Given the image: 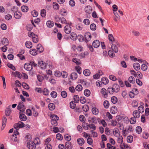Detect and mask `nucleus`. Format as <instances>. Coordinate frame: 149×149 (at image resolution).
Segmentation results:
<instances>
[{"label":"nucleus","instance_id":"1","mask_svg":"<svg viewBox=\"0 0 149 149\" xmlns=\"http://www.w3.org/2000/svg\"><path fill=\"white\" fill-rule=\"evenodd\" d=\"M39 141L38 138H35L33 141H30L27 143V147L29 149H35L36 148V145H38V142H36V140Z\"/></svg>","mask_w":149,"mask_h":149},{"label":"nucleus","instance_id":"2","mask_svg":"<svg viewBox=\"0 0 149 149\" xmlns=\"http://www.w3.org/2000/svg\"><path fill=\"white\" fill-rule=\"evenodd\" d=\"M99 119V118H96L95 117H90L88 118V121L89 123H97V120Z\"/></svg>","mask_w":149,"mask_h":149},{"label":"nucleus","instance_id":"3","mask_svg":"<svg viewBox=\"0 0 149 149\" xmlns=\"http://www.w3.org/2000/svg\"><path fill=\"white\" fill-rule=\"evenodd\" d=\"M38 66L40 67V68L42 69H47V66L46 63H45L43 61H40L38 62Z\"/></svg>","mask_w":149,"mask_h":149},{"label":"nucleus","instance_id":"4","mask_svg":"<svg viewBox=\"0 0 149 149\" xmlns=\"http://www.w3.org/2000/svg\"><path fill=\"white\" fill-rule=\"evenodd\" d=\"M17 108L18 109L22 111H24L25 109L24 104L22 102H20L19 103Z\"/></svg>","mask_w":149,"mask_h":149},{"label":"nucleus","instance_id":"5","mask_svg":"<svg viewBox=\"0 0 149 149\" xmlns=\"http://www.w3.org/2000/svg\"><path fill=\"white\" fill-rule=\"evenodd\" d=\"M64 30L65 33L69 34L71 32V27L69 25H67L65 27Z\"/></svg>","mask_w":149,"mask_h":149},{"label":"nucleus","instance_id":"6","mask_svg":"<svg viewBox=\"0 0 149 149\" xmlns=\"http://www.w3.org/2000/svg\"><path fill=\"white\" fill-rule=\"evenodd\" d=\"M113 133L114 136L117 137L121 136H120V132L118 129H114L113 130Z\"/></svg>","mask_w":149,"mask_h":149},{"label":"nucleus","instance_id":"7","mask_svg":"<svg viewBox=\"0 0 149 149\" xmlns=\"http://www.w3.org/2000/svg\"><path fill=\"white\" fill-rule=\"evenodd\" d=\"M24 67L25 69L27 71H30L32 69L31 65L29 63H25L24 65Z\"/></svg>","mask_w":149,"mask_h":149},{"label":"nucleus","instance_id":"8","mask_svg":"<svg viewBox=\"0 0 149 149\" xmlns=\"http://www.w3.org/2000/svg\"><path fill=\"white\" fill-rule=\"evenodd\" d=\"M112 87L114 92L117 93L119 91L120 87L118 84H114Z\"/></svg>","mask_w":149,"mask_h":149},{"label":"nucleus","instance_id":"9","mask_svg":"<svg viewBox=\"0 0 149 149\" xmlns=\"http://www.w3.org/2000/svg\"><path fill=\"white\" fill-rule=\"evenodd\" d=\"M93 46L95 48H98L100 45L99 41L97 40H95L93 42Z\"/></svg>","mask_w":149,"mask_h":149},{"label":"nucleus","instance_id":"10","mask_svg":"<svg viewBox=\"0 0 149 149\" xmlns=\"http://www.w3.org/2000/svg\"><path fill=\"white\" fill-rule=\"evenodd\" d=\"M65 148L67 149H72L73 148V146L71 143L69 141L65 142Z\"/></svg>","mask_w":149,"mask_h":149},{"label":"nucleus","instance_id":"11","mask_svg":"<svg viewBox=\"0 0 149 149\" xmlns=\"http://www.w3.org/2000/svg\"><path fill=\"white\" fill-rule=\"evenodd\" d=\"M11 113L10 109V106H8L6 109L5 110V115L6 116H9Z\"/></svg>","mask_w":149,"mask_h":149},{"label":"nucleus","instance_id":"12","mask_svg":"<svg viewBox=\"0 0 149 149\" xmlns=\"http://www.w3.org/2000/svg\"><path fill=\"white\" fill-rule=\"evenodd\" d=\"M115 17H113V19L116 22H117L118 20H120V17L118 15L116 12H114L113 13Z\"/></svg>","mask_w":149,"mask_h":149},{"label":"nucleus","instance_id":"13","mask_svg":"<svg viewBox=\"0 0 149 149\" xmlns=\"http://www.w3.org/2000/svg\"><path fill=\"white\" fill-rule=\"evenodd\" d=\"M22 16V13L20 12L17 11L14 13V17L16 19H19Z\"/></svg>","mask_w":149,"mask_h":149},{"label":"nucleus","instance_id":"14","mask_svg":"<svg viewBox=\"0 0 149 149\" xmlns=\"http://www.w3.org/2000/svg\"><path fill=\"white\" fill-rule=\"evenodd\" d=\"M85 11L86 13L90 14L92 12V8L90 6H88L85 7Z\"/></svg>","mask_w":149,"mask_h":149},{"label":"nucleus","instance_id":"15","mask_svg":"<svg viewBox=\"0 0 149 149\" xmlns=\"http://www.w3.org/2000/svg\"><path fill=\"white\" fill-rule=\"evenodd\" d=\"M70 38L73 40H76L77 38V34L74 32L71 33L70 35Z\"/></svg>","mask_w":149,"mask_h":149},{"label":"nucleus","instance_id":"16","mask_svg":"<svg viewBox=\"0 0 149 149\" xmlns=\"http://www.w3.org/2000/svg\"><path fill=\"white\" fill-rule=\"evenodd\" d=\"M133 115L134 117L136 118H139L140 116V113L137 110L134 111L133 113Z\"/></svg>","mask_w":149,"mask_h":149},{"label":"nucleus","instance_id":"17","mask_svg":"<svg viewBox=\"0 0 149 149\" xmlns=\"http://www.w3.org/2000/svg\"><path fill=\"white\" fill-rule=\"evenodd\" d=\"M101 91L104 97L106 98L107 97L108 95L107 93V90L105 89L104 88H102Z\"/></svg>","mask_w":149,"mask_h":149},{"label":"nucleus","instance_id":"18","mask_svg":"<svg viewBox=\"0 0 149 149\" xmlns=\"http://www.w3.org/2000/svg\"><path fill=\"white\" fill-rule=\"evenodd\" d=\"M110 112L112 114H115L117 112V109L115 106H112L110 109Z\"/></svg>","mask_w":149,"mask_h":149},{"label":"nucleus","instance_id":"19","mask_svg":"<svg viewBox=\"0 0 149 149\" xmlns=\"http://www.w3.org/2000/svg\"><path fill=\"white\" fill-rule=\"evenodd\" d=\"M77 141L80 146H82L84 143V140L82 138H79L77 139Z\"/></svg>","mask_w":149,"mask_h":149},{"label":"nucleus","instance_id":"20","mask_svg":"<svg viewBox=\"0 0 149 149\" xmlns=\"http://www.w3.org/2000/svg\"><path fill=\"white\" fill-rule=\"evenodd\" d=\"M90 124L86 123H82V126L84 129L86 130H88L90 128Z\"/></svg>","mask_w":149,"mask_h":149},{"label":"nucleus","instance_id":"21","mask_svg":"<svg viewBox=\"0 0 149 149\" xmlns=\"http://www.w3.org/2000/svg\"><path fill=\"white\" fill-rule=\"evenodd\" d=\"M7 119L6 117H3L2 120V124L1 127V129L3 130L6 126V123Z\"/></svg>","mask_w":149,"mask_h":149},{"label":"nucleus","instance_id":"22","mask_svg":"<svg viewBox=\"0 0 149 149\" xmlns=\"http://www.w3.org/2000/svg\"><path fill=\"white\" fill-rule=\"evenodd\" d=\"M133 67L136 70H139L140 69V64L138 63H134L133 64Z\"/></svg>","mask_w":149,"mask_h":149},{"label":"nucleus","instance_id":"23","mask_svg":"<svg viewBox=\"0 0 149 149\" xmlns=\"http://www.w3.org/2000/svg\"><path fill=\"white\" fill-rule=\"evenodd\" d=\"M1 43L4 46H7L8 44V40L6 38H3L1 41Z\"/></svg>","mask_w":149,"mask_h":149},{"label":"nucleus","instance_id":"24","mask_svg":"<svg viewBox=\"0 0 149 149\" xmlns=\"http://www.w3.org/2000/svg\"><path fill=\"white\" fill-rule=\"evenodd\" d=\"M77 74L76 72H72L70 75L71 78L73 80L77 79Z\"/></svg>","mask_w":149,"mask_h":149},{"label":"nucleus","instance_id":"25","mask_svg":"<svg viewBox=\"0 0 149 149\" xmlns=\"http://www.w3.org/2000/svg\"><path fill=\"white\" fill-rule=\"evenodd\" d=\"M20 119L21 121H26L27 119L26 116L24 114L22 113L19 116Z\"/></svg>","mask_w":149,"mask_h":149},{"label":"nucleus","instance_id":"26","mask_svg":"<svg viewBox=\"0 0 149 149\" xmlns=\"http://www.w3.org/2000/svg\"><path fill=\"white\" fill-rule=\"evenodd\" d=\"M92 113L94 115H97L99 113L98 109L96 107H93L92 109Z\"/></svg>","mask_w":149,"mask_h":149},{"label":"nucleus","instance_id":"27","mask_svg":"<svg viewBox=\"0 0 149 149\" xmlns=\"http://www.w3.org/2000/svg\"><path fill=\"white\" fill-rule=\"evenodd\" d=\"M85 38L86 40L88 41H90L91 38V36L90 33H87L85 35Z\"/></svg>","mask_w":149,"mask_h":149},{"label":"nucleus","instance_id":"28","mask_svg":"<svg viewBox=\"0 0 149 149\" xmlns=\"http://www.w3.org/2000/svg\"><path fill=\"white\" fill-rule=\"evenodd\" d=\"M111 47L112 49L114 52L117 53L118 52V47L114 44H112Z\"/></svg>","mask_w":149,"mask_h":149},{"label":"nucleus","instance_id":"29","mask_svg":"<svg viewBox=\"0 0 149 149\" xmlns=\"http://www.w3.org/2000/svg\"><path fill=\"white\" fill-rule=\"evenodd\" d=\"M37 49L38 52H42L43 51V48L41 46V45L39 44H38L37 47Z\"/></svg>","mask_w":149,"mask_h":149},{"label":"nucleus","instance_id":"30","mask_svg":"<svg viewBox=\"0 0 149 149\" xmlns=\"http://www.w3.org/2000/svg\"><path fill=\"white\" fill-rule=\"evenodd\" d=\"M31 109L33 115L35 117H37L38 116V113L36 110L35 108L34 107H32Z\"/></svg>","mask_w":149,"mask_h":149},{"label":"nucleus","instance_id":"31","mask_svg":"<svg viewBox=\"0 0 149 149\" xmlns=\"http://www.w3.org/2000/svg\"><path fill=\"white\" fill-rule=\"evenodd\" d=\"M83 74L85 76H88L90 75L91 72L89 70L86 69L84 71Z\"/></svg>","mask_w":149,"mask_h":149},{"label":"nucleus","instance_id":"32","mask_svg":"<svg viewBox=\"0 0 149 149\" xmlns=\"http://www.w3.org/2000/svg\"><path fill=\"white\" fill-rule=\"evenodd\" d=\"M55 105L53 103H50L48 105V108L50 110H53L55 109Z\"/></svg>","mask_w":149,"mask_h":149},{"label":"nucleus","instance_id":"33","mask_svg":"<svg viewBox=\"0 0 149 149\" xmlns=\"http://www.w3.org/2000/svg\"><path fill=\"white\" fill-rule=\"evenodd\" d=\"M127 142L131 143L133 141V137L132 136L130 135L127 136Z\"/></svg>","mask_w":149,"mask_h":149},{"label":"nucleus","instance_id":"34","mask_svg":"<svg viewBox=\"0 0 149 149\" xmlns=\"http://www.w3.org/2000/svg\"><path fill=\"white\" fill-rule=\"evenodd\" d=\"M138 111L140 113H143L144 111V109L143 106V105L139 106L138 107Z\"/></svg>","mask_w":149,"mask_h":149},{"label":"nucleus","instance_id":"35","mask_svg":"<svg viewBox=\"0 0 149 149\" xmlns=\"http://www.w3.org/2000/svg\"><path fill=\"white\" fill-rule=\"evenodd\" d=\"M26 47L28 48H30L32 47V44L30 41H27L25 43Z\"/></svg>","mask_w":149,"mask_h":149},{"label":"nucleus","instance_id":"36","mask_svg":"<svg viewBox=\"0 0 149 149\" xmlns=\"http://www.w3.org/2000/svg\"><path fill=\"white\" fill-rule=\"evenodd\" d=\"M73 62L75 63L77 65H79L81 64V61L79 59L74 58L72 59Z\"/></svg>","mask_w":149,"mask_h":149},{"label":"nucleus","instance_id":"37","mask_svg":"<svg viewBox=\"0 0 149 149\" xmlns=\"http://www.w3.org/2000/svg\"><path fill=\"white\" fill-rule=\"evenodd\" d=\"M21 9L23 12H25L28 11L29 8L27 6H23L21 7Z\"/></svg>","mask_w":149,"mask_h":149},{"label":"nucleus","instance_id":"38","mask_svg":"<svg viewBox=\"0 0 149 149\" xmlns=\"http://www.w3.org/2000/svg\"><path fill=\"white\" fill-rule=\"evenodd\" d=\"M102 81L103 84L105 85L107 84L109 82V80L106 77H103L102 79Z\"/></svg>","mask_w":149,"mask_h":149},{"label":"nucleus","instance_id":"39","mask_svg":"<svg viewBox=\"0 0 149 149\" xmlns=\"http://www.w3.org/2000/svg\"><path fill=\"white\" fill-rule=\"evenodd\" d=\"M46 25L49 27H51L54 25V23L52 21H48L47 22Z\"/></svg>","mask_w":149,"mask_h":149},{"label":"nucleus","instance_id":"40","mask_svg":"<svg viewBox=\"0 0 149 149\" xmlns=\"http://www.w3.org/2000/svg\"><path fill=\"white\" fill-rule=\"evenodd\" d=\"M30 53L32 55L35 56L37 54V52L36 50L35 49H31L30 51Z\"/></svg>","mask_w":149,"mask_h":149},{"label":"nucleus","instance_id":"41","mask_svg":"<svg viewBox=\"0 0 149 149\" xmlns=\"http://www.w3.org/2000/svg\"><path fill=\"white\" fill-rule=\"evenodd\" d=\"M136 118L133 116L130 119V121L131 124H134L135 123L136 121Z\"/></svg>","mask_w":149,"mask_h":149},{"label":"nucleus","instance_id":"42","mask_svg":"<svg viewBox=\"0 0 149 149\" xmlns=\"http://www.w3.org/2000/svg\"><path fill=\"white\" fill-rule=\"evenodd\" d=\"M129 133V132L127 130V129H124L122 132V134L123 136H126Z\"/></svg>","mask_w":149,"mask_h":149},{"label":"nucleus","instance_id":"43","mask_svg":"<svg viewBox=\"0 0 149 149\" xmlns=\"http://www.w3.org/2000/svg\"><path fill=\"white\" fill-rule=\"evenodd\" d=\"M103 105L105 108L107 109L109 107V103L108 101L105 100L104 102Z\"/></svg>","mask_w":149,"mask_h":149},{"label":"nucleus","instance_id":"44","mask_svg":"<svg viewBox=\"0 0 149 149\" xmlns=\"http://www.w3.org/2000/svg\"><path fill=\"white\" fill-rule=\"evenodd\" d=\"M84 93L86 96L88 97L90 95L91 92L90 90L88 89H86L84 91Z\"/></svg>","mask_w":149,"mask_h":149},{"label":"nucleus","instance_id":"45","mask_svg":"<svg viewBox=\"0 0 149 149\" xmlns=\"http://www.w3.org/2000/svg\"><path fill=\"white\" fill-rule=\"evenodd\" d=\"M46 65L47 66L49 69H51L52 68V62L47 61V63H46Z\"/></svg>","mask_w":149,"mask_h":149},{"label":"nucleus","instance_id":"46","mask_svg":"<svg viewBox=\"0 0 149 149\" xmlns=\"http://www.w3.org/2000/svg\"><path fill=\"white\" fill-rule=\"evenodd\" d=\"M111 100L112 103L116 104L117 102V98L115 96L112 97L111 99Z\"/></svg>","mask_w":149,"mask_h":149},{"label":"nucleus","instance_id":"47","mask_svg":"<svg viewBox=\"0 0 149 149\" xmlns=\"http://www.w3.org/2000/svg\"><path fill=\"white\" fill-rule=\"evenodd\" d=\"M82 109L83 111L87 112L89 110L88 106L86 104H85L82 107Z\"/></svg>","mask_w":149,"mask_h":149},{"label":"nucleus","instance_id":"48","mask_svg":"<svg viewBox=\"0 0 149 149\" xmlns=\"http://www.w3.org/2000/svg\"><path fill=\"white\" fill-rule=\"evenodd\" d=\"M128 81L130 83L133 84L135 82V80L134 77L130 76L128 78Z\"/></svg>","mask_w":149,"mask_h":149},{"label":"nucleus","instance_id":"49","mask_svg":"<svg viewBox=\"0 0 149 149\" xmlns=\"http://www.w3.org/2000/svg\"><path fill=\"white\" fill-rule=\"evenodd\" d=\"M132 105L134 107H137L138 106V103L136 100H133L132 103Z\"/></svg>","mask_w":149,"mask_h":149},{"label":"nucleus","instance_id":"50","mask_svg":"<svg viewBox=\"0 0 149 149\" xmlns=\"http://www.w3.org/2000/svg\"><path fill=\"white\" fill-rule=\"evenodd\" d=\"M61 75L63 78H66L68 76V74L66 72L63 71L61 73Z\"/></svg>","mask_w":149,"mask_h":149},{"label":"nucleus","instance_id":"51","mask_svg":"<svg viewBox=\"0 0 149 149\" xmlns=\"http://www.w3.org/2000/svg\"><path fill=\"white\" fill-rule=\"evenodd\" d=\"M82 87L81 85L79 84L77 85L75 87V89L76 91H80L82 90Z\"/></svg>","mask_w":149,"mask_h":149},{"label":"nucleus","instance_id":"52","mask_svg":"<svg viewBox=\"0 0 149 149\" xmlns=\"http://www.w3.org/2000/svg\"><path fill=\"white\" fill-rule=\"evenodd\" d=\"M90 28L91 30H95L96 29V26L95 24L94 23L91 24L90 25Z\"/></svg>","mask_w":149,"mask_h":149},{"label":"nucleus","instance_id":"53","mask_svg":"<svg viewBox=\"0 0 149 149\" xmlns=\"http://www.w3.org/2000/svg\"><path fill=\"white\" fill-rule=\"evenodd\" d=\"M56 138L57 139L60 140H62L63 139L62 135L60 133H58L56 134Z\"/></svg>","mask_w":149,"mask_h":149},{"label":"nucleus","instance_id":"54","mask_svg":"<svg viewBox=\"0 0 149 149\" xmlns=\"http://www.w3.org/2000/svg\"><path fill=\"white\" fill-rule=\"evenodd\" d=\"M53 6L54 8L55 9L58 10L59 8V6L58 3L56 2H54L53 3Z\"/></svg>","mask_w":149,"mask_h":149},{"label":"nucleus","instance_id":"55","mask_svg":"<svg viewBox=\"0 0 149 149\" xmlns=\"http://www.w3.org/2000/svg\"><path fill=\"white\" fill-rule=\"evenodd\" d=\"M37 78L38 79V80L40 82L42 81V80L44 79L43 77L40 74H38V75Z\"/></svg>","mask_w":149,"mask_h":149},{"label":"nucleus","instance_id":"56","mask_svg":"<svg viewBox=\"0 0 149 149\" xmlns=\"http://www.w3.org/2000/svg\"><path fill=\"white\" fill-rule=\"evenodd\" d=\"M61 95L63 98H65L67 97V94L65 91H63L61 92Z\"/></svg>","mask_w":149,"mask_h":149},{"label":"nucleus","instance_id":"57","mask_svg":"<svg viewBox=\"0 0 149 149\" xmlns=\"http://www.w3.org/2000/svg\"><path fill=\"white\" fill-rule=\"evenodd\" d=\"M107 91L110 94H113L114 92L112 87H109L107 89Z\"/></svg>","mask_w":149,"mask_h":149},{"label":"nucleus","instance_id":"58","mask_svg":"<svg viewBox=\"0 0 149 149\" xmlns=\"http://www.w3.org/2000/svg\"><path fill=\"white\" fill-rule=\"evenodd\" d=\"M141 69L143 71H146L147 68L148 67L145 64H143L141 66Z\"/></svg>","mask_w":149,"mask_h":149},{"label":"nucleus","instance_id":"59","mask_svg":"<svg viewBox=\"0 0 149 149\" xmlns=\"http://www.w3.org/2000/svg\"><path fill=\"white\" fill-rule=\"evenodd\" d=\"M117 139V142L118 143L121 144L123 143V138L122 136H120V137H118Z\"/></svg>","mask_w":149,"mask_h":149},{"label":"nucleus","instance_id":"60","mask_svg":"<svg viewBox=\"0 0 149 149\" xmlns=\"http://www.w3.org/2000/svg\"><path fill=\"white\" fill-rule=\"evenodd\" d=\"M136 132L138 134H140L142 132V129L140 126H138L136 129Z\"/></svg>","mask_w":149,"mask_h":149},{"label":"nucleus","instance_id":"61","mask_svg":"<svg viewBox=\"0 0 149 149\" xmlns=\"http://www.w3.org/2000/svg\"><path fill=\"white\" fill-rule=\"evenodd\" d=\"M108 54L109 56L111 57H113L115 56V54L113 52L110 50L108 52Z\"/></svg>","mask_w":149,"mask_h":149},{"label":"nucleus","instance_id":"62","mask_svg":"<svg viewBox=\"0 0 149 149\" xmlns=\"http://www.w3.org/2000/svg\"><path fill=\"white\" fill-rule=\"evenodd\" d=\"M70 107L72 109H74L75 107V102L72 101L70 104Z\"/></svg>","mask_w":149,"mask_h":149},{"label":"nucleus","instance_id":"63","mask_svg":"<svg viewBox=\"0 0 149 149\" xmlns=\"http://www.w3.org/2000/svg\"><path fill=\"white\" fill-rule=\"evenodd\" d=\"M42 92L43 94L45 95H48L49 93V91L46 88H44Z\"/></svg>","mask_w":149,"mask_h":149},{"label":"nucleus","instance_id":"64","mask_svg":"<svg viewBox=\"0 0 149 149\" xmlns=\"http://www.w3.org/2000/svg\"><path fill=\"white\" fill-rule=\"evenodd\" d=\"M59 118L56 115H52L51 117V120H58Z\"/></svg>","mask_w":149,"mask_h":149}]
</instances>
